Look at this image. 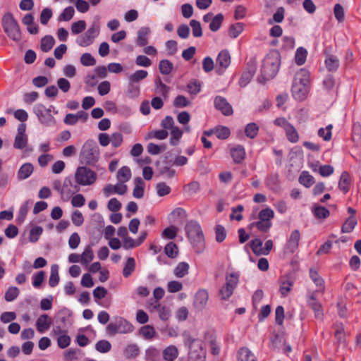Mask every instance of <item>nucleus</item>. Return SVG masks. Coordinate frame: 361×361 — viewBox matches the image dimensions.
Masks as SVG:
<instances>
[{
  "label": "nucleus",
  "instance_id": "nucleus-1",
  "mask_svg": "<svg viewBox=\"0 0 361 361\" xmlns=\"http://www.w3.org/2000/svg\"><path fill=\"white\" fill-rule=\"evenodd\" d=\"M292 94L298 101L304 100L310 92V74L305 70H300L294 78L292 85Z\"/></svg>",
  "mask_w": 361,
  "mask_h": 361
},
{
  "label": "nucleus",
  "instance_id": "nucleus-2",
  "mask_svg": "<svg viewBox=\"0 0 361 361\" xmlns=\"http://www.w3.org/2000/svg\"><path fill=\"white\" fill-rule=\"evenodd\" d=\"M100 157V149L97 143L92 140H87L82 145L79 159L81 164L94 166Z\"/></svg>",
  "mask_w": 361,
  "mask_h": 361
},
{
  "label": "nucleus",
  "instance_id": "nucleus-3",
  "mask_svg": "<svg viewBox=\"0 0 361 361\" xmlns=\"http://www.w3.org/2000/svg\"><path fill=\"white\" fill-rule=\"evenodd\" d=\"M281 65V56L277 51L269 52L264 59L262 73L267 79L276 76Z\"/></svg>",
  "mask_w": 361,
  "mask_h": 361
},
{
  "label": "nucleus",
  "instance_id": "nucleus-4",
  "mask_svg": "<svg viewBox=\"0 0 361 361\" xmlns=\"http://www.w3.org/2000/svg\"><path fill=\"white\" fill-rule=\"evenodd\" d=\"M188 237L197 252H202L204 246V238L200 224L194 221H189L185 226Z\"/></svg>",
  "mask_w": 361,
  "mask_h": 361
},
{
  "label": "nucleus",
  "instance_id": "nucleus-5",
  "mask_svg": "<svg viewBox=\"0 0 361 361\" xmlns=\"http://www.w3.org/2000/svg\"><path fill=\"white\" fill-rule=\"evenodd\" d=\"M2 26L8 37L18 42L21 39V32L18 22L11 13H6L2 18Z\"/></svg>",
  "mask_w": 361,
  "mask_h": 361
},
{
  "label": "nucleus",
  "instance_id": "nucleus-6",
  "mask_svg": "<svg viewBox=\"0 0 361 361\" xmlns=\"http://www.w3.org/2000/svg\"><path fill=\"white\" fill-rule=\"evenodd\" d=\"M52 106L49 108H46L42 104H37L33 107V112L37 117L39 122L47 127H53L56 125V121L51 114Z\"/></svg>",
  "mask_w": 361,
  "mask_h": 361
},
{
  "label": "nucleus",
  "instance_id": "nucleus-7",
  "mask_svg": "<svg viewBox=\"0 0 361 361\" xmlns=\"http://www.w3.org/2000/svg\"><path fill=\"white\" fill-rule=\"evenodd\" d=\"M75 179L78 185L89 186L96 182L97 175L94 171L87 166H79L75 171Z\"/></svg>",
  "mask_w": 361,
  "mask_h": 361
},
{
  "label": "nucleus",
  "instance_id": "nucleus-8",
  "mask_svg": "<svg viewBox=\"0 0 361 361\" xmlns=\"http://www.w3.org/2000/svg\"><path fill=\"white\" fill-rule=\"evenodd\" d=\"M99 25L97 23H93L87 30L76 39L77 44L82 47H88L93 44L95 38L99 34Z\"/></svg>",
  "mask_w": 361,
  "mask_h": 361
},
{
  "label": "nucleus",
  "instance_id": "nucleus-9",
  "mask_svg": "<svg viewBox=\"0 0 361 361\" xmlns=\"http://www.w3.org/2000/svg\"><path fill=\"white\" fill-rule=\"evenodd\" d=\"M133 326L126 319L121 317L115 323H110L106 326V332L114 336L116 334H126L133 331Z\"/></svg>",
  "mask_w": 361,
  "mask_h": 361
},
{
  "label": "nucleus",
  "instance_id": "nucleus-10",
  "mask_svg": "<svg viewBox=\"0 0 361 361\" xmlns=\"http://www.w3.org/2000/svg\"><path fill=\"white\" fill-rule=\"evenodd\" d=\"M239 281V274L237 273H231L226 276V283L219 290V295L222 300L228 299L235 288H236Z\"/></svg>",
  "mask_w": 361,
  "mask_h": 361
},
{
  "label": "nucleus",
  "instance_id": "nucleus-11",
  "mask_svg": "<svg viewBox=\"0 0 361 361\" xmlns=\"http://www.w3.org/2000/svg\"><path fill=\"white\" fill-rule=\"evenodd\" d=\"M186 343L189 345V361H204V353L200 345V342L189 338Z\"/></svg>",
  "mask_w": 361,
  "mask_h": 361
},
{
  "label": "nucleus",
  "instance_id": "nucleus-12",
  "mask_svg": "<svg viewBox=\"0 0 361 361\" xmlns=\"http://www.w3.org/2000/svg\"><path fill=\"white\" fill-rule=\"evenodd\" d=\"M127 192V186L118 182L116 185L107 184L102 189V192L106 197L113 194L124 195Z\"/></svg>",
  "mask_w": 361,
  "mask_h": 361
},
{
  "label": "nucleus",
  "instance_id": "nucleus-13",
  "mask_svg": "<svg viewBox=\"0 0 361 361\" xmlns=\"http://www.w3.org/2000/svg\"><path fill=\"white\" fill-rule=\"evenodd\" d=\"M216 109L221 111L225 116H230L233 114V109L227 100L221 96H216L214 99Z\"/></svg>",
  "mask_w": 361,
  "mask_h": 361
},
{
  "label": "nucleus",
  "instance_id": "nucleus-14",
  "mask_svg": "<svg viewBox=\"0 0 361 361\" xmlns=\"http://www.w3.org/2000/svg\"><path fill=\"white\" fill-rule=\"evenodd\" d=\"M216 64L219 66L218 71L222 72L226 69L231 63V56L227 50H222L216 58Z\"/></svg>",
  "mask_w": 361,
  "mask_h": 361
},
{
  "label": "nucleus",
  "instance_id": "nucleus-15",
  "mask_svg": "<svg viewBox=\"0 0 361 361\" xmlns=\"http://www.w3.org/2000/svg\"><path fill=\"white\" fill-rule=\"evenodd\" d=\"M300 239V234L298 230H294L287 241L286 249L289 252L293 253L298 248L299 241Z\"/></svg>",
  "mask_w": 361,
  "mask_h": 361
},
{
  "label": "nucleus",
  "instance_id": "nucleus-16",
  "mask_svg": "<svg viewBox=\"0 0 361 361\" xmlns=\"http://www.w3.org/2000/svg\"><path fill=\"white\" fill-rule=\"evenodd\" d=\"M209 299L208 293L205 290H199L194 300V305L198 310H202L205 307Z\"/></svg>",
  "mask_w": 361,
  "mask_h": 361
},
{
  "label": "nucleus",
  "instance_id": "nucleus-17",
  "mask_svg": "<svg viewBox=\"0 0 361 361\" xmlns=\"http://www.w3.org/2000/svg\"><path fill=\"white\" fill-rule=\"evenodd\" d=\"M53 188L59 192L61 195V197L63 200H68L71 195L75 193V192L78 191V189H75V190L72 192H66V185H67V180H65L63 186H62L61 181L59 180H56L52 183Z\"/></svg>",
  "mask_w": 361,
  "mask_h": 361
},
{
  "label": "nucleus",
  "instance_id": "nucleus-18",
  "mask_svg": "<svg viewBox=\"0 0 361 361\" xmlns=\"http://www.w3.org/2000/svg\"><path fill=\"white\" fill-rule=\"evenodd\" d=\"M325 67L330 72L336 71L339 67L340 61L336 56L326 54L324 61Z\"/></svg>",
  "mask_w": 361,
  "mask_h": 361
},
{
  "label": "nucleus",
  "instance_id": "nucleus-19",
  "mask_svg": "<svg viewBox=\"0 0 361 361\" xmlns=\"http://www.w3.org/2000/svg\"><path fill=\"white\" fill-rule=\"evenodd\" d=\"M51 320L47 314H42L38 317L36 322L37 331L44 333L50 328Z\"/></svg>",
  "mask_w": 361,
  "mask_h": 361
},
{
  "label": "nucleus",
  "instance_id": "nucleus-20",
  "mask_svg": "<svg viewBox=\"0 0 361 361\" xmlns=\"http://www.w3.org/2000/svg\"><path fill=\"white\" fill-rule=\"evenodd\" d=\"M140 352V348L136 343H129L123 348V355L126 359L136 358Z\"/></svg>",
  "mask_w": 361,
  "mask_h": 361
},
{
  "label": "nucleus",
  "instance_id": "nucleus-21",
  "mask_svg": "<svg viewBox=\"0 0 361 361\" xmlns=\"http://www.w3.org/2000/svg\"><path fill=\"white\" fill-rule=\"evenodd\" d=\"M34 166L31 163H25L19 169L17 178L19 180H25L29 178L33 173Z\"/></svg>",
  "mask_w": 361,
  "mask_h": 361
},
{
  "label": "nucleus",
  "instance_id": "nucleus-22",
  "mask_svg": "<svg viewBox=\"0 0 361 361\" xmlns=\"http://www.w3.org/2000/svg\"><path fill=\"white\" fill-rule=\"evenodd\" d=\"M231 155L235 164H240L245 159V148L241 145H238L235 147H233L231 149Z\"/></svg>",
  "mask_w": 361,
  "mask_h": 361
},
{
  "label": "nucleus",
  "instance_id": "nucleus-23",
  "mask_svg": "<svg viewBox=\"0 0 361 361\" xmlns=\"http://www.w3.org/2000/svg\"><path fill=\"white\" fill-rule=\"evenodd\" d=\"M335 332L334 336L339 345L345 344L346 334L345 331L344 326L342 323H336L334 326Z\"/></svg>",
  "mask_w": 361,
  "mask_h": 361
},
{
  "label": "nucleus",
  "instance_id": "nucleus-24",
  "mask_svg": "<svg viewBox=\"0 0 361 361\" xmlns=\"http://www.w3.org/2000/svg\"><path fill=\"white\" fill-rule=\"evenodd\" d=\"M150 29L147 27H142L137 32V44L140 47L145 46L148 43V35Z\"/></svg>",
  "mask_w": 361,
  "mask_h": 361
},
{
  "label": "nucleus",
  "instance_id": "nucleus-25",
  "mask_svg": "<svg viewBox=\"0 0 361 361\" xmlns=\"http://www.w3.org/2000/svg\"><path fill=\"white\" fill-rule=\"evenodd\" d=\"M350 183L351 178L349 173L346 171H343L340 177L338 188L341 191L345 193L349 190Z\"/></svg>",
  "mask_w": 361,
  "mask_h": 361
},
{
  "label": "nucleus",
  "instance_id": "nucleus-26",
  "mask_svg": "<svg viewBox=\"0 0 361 361\" xmlns=\"http://www.w3.org/2000/svg\"><path fill=\"white\" fill-rule=\"evenodd\" d=\"M178 355V350L175 345H169L163 350V357L166 361H174Z\"/></svg>",
  "mask_w": 361,
  "mask_h": 361
},
{
  "label": "nucleus",
  "instance_id": "nucleus-27",
  "mask_svg": "<svg viewBox=\"0 0 361 361\" xmlns=\"http://www.w3.org/2000/svg\"><path fill=\"white\" fill-rule=\"evenodd\" d=\"M238 361H257V358L249 348L244 347L238 351Z\"/></svg>",
  "mask_w": 361,
  "mask_h": 361
},
{
  "label": "nucleus",
  "instance_id": "nucleus-28",
  "mask_svg": "<svg viewBox=\"0 0 361 361\" xmlns=\"http://www.w3.org/2000/svg\"><path fill=\"white\" fill-rule=\"evenodd\" d=\"M116 178L118 182L122 184L128 182L131 178V171L128 166L121 167L116 175Z\"/></svg>",
  "mask_w": 361,
  "mask_h": 361
},
{
  "label": "nucleus",
  "instance_id": "nucleus-29",
  "mask_svg": "<svg viewBox=\"0 0 361 361\" xmlns=\"http://www.w3.org/2000/svg\"><path fill=\"white\" fill-rule=\"evenodd\" d=\"M148 75V73L145 70H137L134 73H131L128 76V82L137 84L141 80L145 79Z\"/></svg>",
  "mask_w": 361,
  "mask_h": 361
},
{
  "label": "nucleus",
  "instance_id": "nucleus-30",
  "mask_svg": "<svg viewBox=\"0 0 361 361\" xmlns=\"http://www.w3.org/2000/svg\"><path fill=\"white\" fill-rule=\"evenodd\" d=\"M134 183L133 197L138 199L142 198L144 195V182L141 178L137 177L135 178Z\"/></svg>",
  "mask_w": 361,
  "mask_h": 361
},
{
  "label": "nucleus",
  "instance_id": "nucleus-31",
  "mask_svg": "<svg viewBox=\"0 0 361 361\" xmlns=\"http://www.w3.org/2000/svg\"><path fill=\"white\" fill-rule=\"evenodd\" d=\"M293 282L290 279H283L280 282L279 292L282 297H286L292 289Z\"/></svg>",
  "mask_w": 361,
  "mask_h": 361
},
{
  "label": "nucleus",
  "instance_id": "nucleus-32",
  "mask_svg": "<svg viewBox=\"0 0 361 361\" xmlns=\"http://www.w3.org/2000/svg\"><path fill=\"white\" fill-rule=\"evenodd\" d=\"M190 266L187 262H179L173 269L174 275L178 278H183L188 274Z\"/></svg>",
  "mask_w": 361,
  "mask_h": 361
},
{
  "label": "nucleus",
  "instance_id": "nucleus-33",
  "mask_svg": "<svg viewBox=\"0 0 361 361\" xmlns=\"http://www.w3.org/2000/svg\"><path fill=\"white\" fill-rule=\"evenodd\" d=\"M32 204V201L27 200L20 206L17 217V221L18 223H23L24 221Z\"/></svg>",
  "mask_w": 361,
  "mask_h": 361
},
{
  "label": "nucleus",
  "instance_id": "nucleus-34",
  "mask_svg": "<svg viewBox=\"0 0 361 361\" xmlns=\"http://www.w3.org/2000/svg\"><path fill=\"white\" fill-rule=\"evenodd\" d=\"M135 269V260L133 257H128L123 269V275L128 278Z\"/></svg>",
  "mask_w": 361,
  "mask_h": 361
},
{
  "label": "nucleus",
  "instance_id": "nucleus-35",
  "mask_svg": "<svg viewBox=\"0 0 361 361\" xmlns=\"http://www.w3.org/2000/svg\"><path fill=\"white\" fill-rule=\"evenodd\" d=\"M255 73V68L252 67L249 68L247 71H245L241 75L239 85L241 87H245L252 80L254 74Z\"/></svg>",
  "mask_w": 361,
  "mask_h": 361
},
{
  "label": "nucleus",
  "instance_id": "nucleus-36",
  "mask_svg": "<svg viewBox=\"0 0 361 361\" xmlns=\"http://www.w3.org/2000/svg\"><path fill=\"white\" fill-rule=\"evenodd\" d=\"M183 130L178 127L175 126L171 129V138L170 144L173 146H176L180 142V140L183 136Z\"/></svg>",
  "mask_w": 361,
  "mask_h": 361
},
{
  "label": "nucleus",
  "instance_id": "nucleus-37",
  "mask_svg": "<svg viewBox=\"0 0 361 361\" xmlns=\"http://www.w3.org/2000/svg\"><path fill=\"white\" fill-rule=\"evenodd\" d=\"M81 264L87 265L94 259V252L91 245H88L80 255Z\"/></svg>",
  "mask_w": 361,
  "mask_h": 361
},
{
  "label": "nucleus",
  "instance_id": "nucleus-38",
  "mask_svg": "<svg viewBox=\"0 0 361 361\" xmlns=\"http://www.w3.org/2000/svg\"><path fill=\"white\" fill-rule=\"evenodd\" d=\"M59 282V266L53 264L51 267V273L49 280V284L51 287H55Z\"/></svg>",
  "mask_w": 361,
  "mask_h": 361
},
{
  "label": "nucleus",
  "instance_id": "nucleus-39",
  "mask_svg": "<svg viewBox=\"0 0 361 361\" xmlns=\"http://www.w3.org/2000/svg\"><path fill=\"white\" fill-rule=\"evenodd\" d=\"M295 118L300 125H305L310 120L308 111L305 109H300L296 111Z\"/></svg>",
  "mask_w": 361,
  "mask_h": 361
},
{
  "label": "nucleus",
  "instance_id": "nucleus-40",
  "mask_svg": "<svg viewBox=\"0 0 361 361\" xmlns=\"http://www.w3.org/2000/svg\"><path fill=\"white\" fill-rule=\"evenodd\" d=\"M286 136L288 140L292 143H295L299 140V135L295 128L290 124L288 126L287 129L285 130Z\"/></svg>",
  "mask_w": 361,
  "mask_h": 361
},
{
  "label": "nucleus",
  "instance_id": "nucleus-41",
  "mask_svg": "<svg viewBox=\"0 0 361 361\" xmlns=\"http://www.w3.org/2000/svg\"><path fill=\"white\" fill-rule=\"evenodd\" d=\"M307 51L303 47H299L297 49L295 54V61L298 66L303 65L307 59Z\"/></svg>",
  "mask_w": 361,
  "mask_h": 361
},
{
  "label": "nucleus",
  "instance_id": "nucleus-42",
  "mask_svg": "<svg viewBox=\"0 0 361 361\" xmlns=\"http://www.w3.org/2000/svg\"><path fill=\"white\" fill-rule=\"evenodd\" d=\"M357 224V219L354 216H349L342 226L341 231L343 233H350L353 231Z\"/></svg>",
  "mask_w": 361,
  "mask_h": 361
},
{
  "label": "nucleus",
  "instance_id": "nucleus-43",
  "mask_svg": "<svg viewBox=\"0 0 361 361\" xmlns=\"http://www.w3.org/2000/svg\"><path fill=\"white\" fill-rule=\"evenodd\" d=\"M159 69L161 74L169 75L173 69V64L167 59L160 61L159 64Z\"/></svg>",
  "mask_w": 361,
  "mask_h": 361
},
{
  "label": "nucleus",
  "instance_id": "nucleus-44",
  "mask_svg": "<svg viewBox=\"0 0 361 361\" xmlns=\"http://www.w3.org/2000/svg\"><path fill=\"white\" fill-rule=\"evenodd\" d=\"M54 43L55 40L52 36H45L41 40V49L44 52H48L49 50L51 49Z\"/></svg>",
  "mask_w": 361,
  "mask_h": 361
},
{
  "label": "nucleus",
  "instance_id": "nucleus-45",
  "mask_svg": "<svg viewBox=\"0 0 361 361\" xmlns=\"http://www.w3.org/2000/svg\"><path fill=\"white\" fill-rule=\"evenodd\" d=\"M28 142L27 135H16L13 142V147L18 149H23L27 147Z\"/></svg>",
  "mask_w": 361,
  "mask_h": 361
},
{
  "label": "nucleus",
  "instance_id": "nucleus-46",
  "mask_svg": "<svg viewBox=\"0 0 361 361\" xmlns=\"http://www.w3.org/2000/svg\"><path fill=\"white\" fill-rule=\"evenodd\" d=\"M266 185L270 190L274 192L278 191L279 190V181L278 176L273 174L269 176L266 180Z\"/></svg>",
  "mask_w": 361,
  "mask_h": 361
},
{
  "label": "nucleus",
  "instance_id": "nucleus-47",
  "mask_svg": "<svg viewBox=\"0 0 361 361\" xmlns=\"http://www.w3.org/2000/svg\"><path fill=\"white\" fill-rule=\"evenodd\" d=\"M244 25L242 23H237L231 25L229 27L228 35L231 38H236L243 31Z\"/></svg>",
  "mask_w": 361,
  "mask_h": 361
},
{
  "label": "nucleus",
  "instance_id": "nucleus-48",
  "mask_svg": "<svg viewBox=\"0 0 361 361\" xmlns=\"http://www.w3.org/2000/svg\"><path fill=\"white\" fill-rule=\"evenodd\" d=\"M259 132V126L255 123H248L245 128V133L249 138H255Z\"/></svg>",
  "mask_w": 361,
  "mask_h": 361
},
{
  "label": "nucleus",
  "instance_id": "nucleus-49",
  "mask_svg": "<svg viewBox=\"0 0 361 361\" xmlns=\"http://www.w3.org/2000/svg\"><path fill=\"white\" fill-rule=\"evenodd\" d=\"M20 290L15 286H11L5 293L4 299L7 302L15 300L19 295Z\"/></svg>",
  "mask_w": 361,
  "mask_h": 361
},
{
  "label": "nucleus",
  "instance_id": "nucleus-50",
  "mask_svg": "<svg viewBox=\"0 0 361 361\" xmlns=\"http://www.w3.org/2000/svg\"><path fill=\"white\" fill-rule=\"evenodd\" d=\"M140 334L145 339H152L154 337L156 331L153 326L145 325L140 329Z\"/></svg>",
  "mask_w": 361,
  "mask_h": 361
},
{
  "label": "nucleus",
  "instance_id": "nucleus-51",
  "mask_svg": "<svg viewBox=\"0 0 361 361\" xmlns=\"http://www.w3.org/2000/svg\"><path fill=\"white\" fill-rule=\"evenodd\" d=\"M140 92V87L137 85L128 82L126 95L129 98L135 99L138 97Z\"/></svg>",
  "mask_w": 361,
  "mask_h": 361
},
{
  "label": "nucleus",
  "instance_id": "nucleus-52",
  "mask_svg": "<svg viewBox=\"0 0 361 361\" xmlns=\"http://www.w3.org/2000/svg\"><path fill=\"white\" fill-rule=\"evenodd\" d=\"M333 126L329 124L326 128H321L317 131V135L323 138L324 141H329L331 139Z\"/></svg>",
  "mask_w": 361,
  "mask_h": 361
},
{
  "label": "nucleus",
  "instance_id": "nucleus-53",
  "mask_svg": "<svg viewBox=\"0 0 361 361\" xmlns=\"http://www.w3.org/2000/svg\"><path fill=\"white\" fill-rule=\"evenodd\" d=\"M224 20V16L221 13H219L215 16L209 24V29L212 32H216L221 27Z\"/></svg>",
  "mask_w": 361,
  "mask_h": 361
},
{
  "label": "nucleus",
  "instance_id": "nucleus-54",
  "mask_svg": "<svg viewBox=\"0 0 361 361\" xmlns=\"http://www.w3.org/2000/svg\"><path fill=\"white\" fill-rule=\"evenodd\" d=\"M258 217L262 221L271 222L274 217V212L271 209L266 208L259 212Z\"/></svg>",
  "mask_w": 361,
  "mask_h": 361
},
{
  "label": "nucleus",
  "instance_id": "nucleus-55",
  "mask_svg": "<svg viewBox=\"0 0 361 361\" xmlns=\"http://www.w3.org/2000/svg\"><path fill=\"white\" fill-rule=\"evenodd\" d=\"M213 132L219 139L222 140L228 138L231 133L229 128L225 126H219Z\"/></svg>",
  "mask_w": 361,
  "mask_h": 361
},
{
  "label": "nucleus",
  "instance_id": "nucleus-56",
  "mask_svg": "<svg viewBox=\"0 0 361 361\" xmlns=\"http://www.w3.org/2000/svg\"><path fill=\"white\" fill-rule=\"evenodd\" d=\"M111 348V345L109 341L106 340H101L99 341L95 344V349L102 353H106L110 351Z\"/></svg>",
  "mask_w": 361,
  "mask_h": 361
},
{
  "label": "nucleus",
  "instance_id": "nucleus-57",
  "mask_svg": "<svg viewBox=\"0 0 361 361\" xmlns=\"http://www.w3.org/2000/svg\"><path fill=\"white\" fill-rule=\"evenodd\" d=\"M191 102L183 95L177 96L173 102V105L177 108H184L190 105Z\"/></svg>",
  "mask_w": 361,
  "mask_h": 361
},
{
  "label": "nucleus",
  "instance_id": "nucleus-58",
  "mask_svg": "<svg viewBox=\"0 0 361 361\" xmlns=\"http://www.w3.org/2000/svg\"><path fill=\"white\" fill-rule=\"evenodd\" d=\"M299 180L302 185L307 188L312 185L314 182V177L310 175L309 173L307 171H303L301 173Z\"/></svg>",
  "mask_w": 361,
  "mask_h": 361
},
{
  "label": "nucleus",
  "instance_id": "nucleus-59",
  "mask_svg": "<svg viewBox=\"0 0 361 361\" xmlns=\"http://www.w3.org/2000/svg\"><path fill=\"white\" fill-rule=\"evenodd\" d=\"M86 28V23L85 20H80L75 22L71 25V32L73 35H78L84 31Z\"/></svg>",
  "mask_w": 361,
  "mask_h": 361
},
{
  "label": "nucleus",
  "instance_id": "nucleus-60",
  "mask_svg": "<svg viewBox=\"0 0 361 361\" xmlns=\"http://www.w3.org/2000/svg\"><path fill=\"white\" fill-rule=\"evenodd\" d=\"M164 252L168 257L174 258L177 256L178 252V247L174 243L170 242L166 245Z\"/></svg>",
  "mask_w": 361,
  "mask_h": 361
},
{
  "label": "nucleus",
  "instance_id": "nucleus-61",
  "mask_svg": "<svg viewBox=\"0 0 361 361\" xmlns=\"http://www.w3.org/2000/svg\"><path fill=\"white\" fill-rule=\"evenodd\" d=\"M250 247L253 252L257 255L263 254L262 241L259 238L252 240L250 243Z\"/></svg>",
  "mask_w": 361,
  "mask_h": 361
},
{
  "label": "nucleus",
  "instance_id": "nucleus-62",
  "mask_svg": "<svg viewBox=\"0 0 361 361\" xmlns=\"http://www.w3.org/2000/svg\"><path fill=\"white\" fill-rule=\"evenodd\" d=\"M74 13V8L68 6L66 8L59 16V20L68 21L73 18Z\"/></svg>",
  "mask_w": 361,
  "mask_h": 361
},
{
  "label": "nucleus",
  "instance_id": "nucleus-63",
  "mask_svg": "<svg viewBox=\"0 0 361 361\" xmlns=\"http://www.w3.org/2000/svg\"><path fill=\"white\" fill-rule=\"evenodd\" d=\"M190 25L192 27V35L195 37H200L202 35V30L199 21L196 20H191Z\"/></svg>",
  "mask_w": 361,
  "mask_h": 361
},
{
  "label": "nucleus",
  "instance_id": "nucleus-64",
  "mask_svg": "<svg viewBox=\"0 0 361 361\" xmlns=\"http://www.w3.org/2000/svg\"><path fill=\"white\" fill-rule=\"evenodd\" d=\"M43 229L40 226H35L30 231L29 240L31 243H36L42 235Z\"/></svg>",
  "mask_w": 361,
  "mask_h": 361
}]
</instances>
